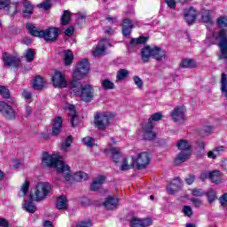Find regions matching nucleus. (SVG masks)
Returning a JSON list of instances; mask_svg holds the SVG:
<instances>
[{
    "instance_id": "58",
    "label": "nucleus",
    "mask_w": 227,
    "mask_h": 227,
    "mask_svg": "<svg viewBox=\"0 0 227 227\" xmlns=\"http://www.w3.org/2000/svg\"><path fill=\"white\" fill-rule=\"evenodd\" d=\"M194 180H196V177L192 175H190L188 177H186L185 182L188 185H192V184H194Z\"/></svg>"
},
{
    "instance_id": "59",
    "label": "nucleus",
    "mask_w": 227,
    "mask_h": 227,
    "mask_svg": "<svg viewBox=\"0 0 227 227\" xmlns=\"http://www.w3.org/2000/svg\"><path fill=\"white\" fill-rule=\"evenodd\" d=\"M200 178L201 182H205L207 178H210V172H203L202 174H200Z\"/></svg>"
},
{
    "instance_id": "32",
    "label": "nucleus",
    "mask_w": 227,
    "mask_h": 227,
    "mask_svg": "<svg viewBox=\"0 0 227 227\" xmlns=\"http://www.w3.org/2000/svg\"><path fill=\"white\" fill-rule=\"evenodd\" d=\"M45 82H43V78L41 76H36L35 79L33 82V88L34 90H42L43 88Z\"/></svg>"
},
{
    "instance_id": "53",
    "label": "nucleus",
    "mask_w": 227,
    "mask_h": 227,
    "mask_svg": "<svg viewBox=\"0 0 227 227\" xmlns=\"http://www.w3.org/2000/svg\"><path fill=\"white\" fill-rule=\"evenodd\" d=\"M192 194L193 196L201 197V196H205V192L201 189L195 188L192 190Z\"/></svg>"
},
{
    "instance_id": "25",
    "label": "nucleus",
    "mask_w": 227,
    "mask_h": 227,
    "mask_svg": "<svg viewBox=\"0 0 227 227\" xmlns=\"http://www.w3.org/2000/svg\"><path fill=\"white\" fill-rule=\"evenodd\" d=\"M23 4V17L25 19H29V17H31V15H33V4H31V2L29 1H23L22 2Z\"/></svg>"
},
{
    "instance_id": "10",
    "label": "nucleus",
    "mask_w": 227,
    "mask_h": 227,
    "mask_svg": "<svg viewBox=\"0 0 227 227\" xmlns=\"http://www.w3.org/2000/svg\"><path fill=\"white\" fill-rule=\"evenodd\" d=\"M51 82L54 88H67V78L65 74L59 71H55L51 75Z\"/></svg>"
},
{
    "instance_id": "24",
    "label": "nucleus",
    "mask_w": 227,
    "mask_h": 227,
    "mask_svg": "<svg viewBox=\"0 0 227 227\" xmlns=\"http://www.w3.org/2000/svg\"><path fill=\"white\" fill-rule=\"evenodd\" d=\"M133 27L134 25L132 24V20L129 19L124 20L122 23V35H124L126 38H129V36H130V33H132Z\"/></svg>"
},
{
    "instance_id": "12",
    "label": "nucleus",
    "mask_w": 227,
    "mask_h": 227,
    "mask_svg": "<svg viewBox=\"0 0 227 227\" xmlns=\"http://www.w3.org/2000/svg\"><path fill=\"white\" fill-rule=\"evenodd\" d=\"M0 113L6 118V120H15V118H17L15 110L4 101H0Z\"/></svg>"
},
{
    "instance_id": "27",
    "label": "nucleus",
    "mask_w": 227,
    "mask_h": 227,
    "mask_svg": "<svg viewBox=\"0 0 227 227\" xmlns=\"http://www.w3.org/2000/svg\"><path fill=\"white\" fill-rule=\"evenodd\" d=\"M152 58V47L145 46L141 50V59L144 63H148Z\"/></svg>"
},
{
    "instance_id": "41",
    "label": "nucleus",
    "mask_w": 227,
    "mask_h": 227,
    "mask_svg": "<svg viewBox=\"0 0 227 227\" xmlns=\"http://www.w3.org/2000/svg\"><path fill=\"white\" fill-rule=\"evenodd\" d=\"M82 143L85 145V146H88L89 148H93L95 146V138L91 137H85L82 138Z\"/></svg>"
},
{
    "instance_id": "2",
    "label": "nucleus",
    "mask_w": 227,
    "mask_h": 227,
    "mask_svg": "<svg viewBox=\"0 0 227 227\" xmlns=\"http://www.w3.org/2000/svg\"><path fill=\"white\" fill-rule=\"evenodd\" d=\"M26 27L29 31L30 35H32V36L43 38L45 42H56L58 40V36H59V29L56 27H50L46 30H40L31 23H27Z\"/></svg>"
},
{
    "instance_id": "34",
    "label": "nucleus",
    "mask_w": 227,
    "mask_h": 227,
    "mask_svg": "<svg viewBox=\"0 0 227 227\" xmlns=\"http://www.w3.org/2000/svg\"><path fill=\"white\" fill-rule=\"evenodd\" d=\"M72 143H74V137H72V136L67 137L61 143V150H63V152H67L68 150V148H70Z\"/></svg>"
},
{
    "instance_id": "39",
    "label": "nucleus",
    "mask_w": 227,
    "mask_h": 227,
    "mask_svg": "<svg viewBox=\"0 0 227 227\" xmlns=\"http://www.w3.org/2000/svg\"><path fill=\"white\" fill-rule=\"evenodd\" d=\"M202 22L206 24H212V18L210 17V11H202L201 12Z\"/></svg>"
},
{
    "instance_id": "13",
    "label": "nucleus",
    "mask_w": 227,
    "mask_h": 227,
    "mask_svg": "<svg viewBox=\"0 0 227 227\" xmlns=\"http://www.w3.org/2000/svg\"><path fill=\"white\" fill-rule=\"evenodd\" d=\"M108 46L111 47L109 41H107L106 39H102L101 41H99V43L96 46V49L93 51V56L97 58L98 56H104L107 54L106 51Z\"/></svg>"
},
{
    "instance_id": "22",
    "label": "nucleus",
    "mask_w": 227,
    "mask_h": 227,
    "mask_svg": "<svg viewBox=\"0 0 227 227\" xmlns=\"http://www.w3.org/2000/svg\"><path fill=\"white\" fill-rule=\"evenodd\" d=\"M197 17L196 10L191 7L189 10L184 11V20L188 24H192L195 22Z\"/></svg>"
},
{
    "instance_id": "37",
    "label": "nucleus",
    "mask_w": 227,
    "mask_h": 227,
    "mask_svg": "<svg viewBox=\"0 0 227 227\" xmlns=\"http://www.w3.org/2000/svg\"><path fill=\"white\" fill-rule=\"evenodd\" d=\"M132 168H134V163H129V159L123 158L120 167L121 171H129V169H132Z\"/></svg>"
},
{
    "instance_id": "33",
    "label": "nucleus",
    "mask_w": 227,
    "mask_h": 227,
    "mask_svg": "<svg viewBox=\"0 0 227 227\" xmlns=\"http://www.w3.org/2000/svg\"><path fill=\"white\" fill-rule=\"evenodd\" d=\"M101 86L103 90H106V91L109 90H114V88H116V85H114V82H113L109 79L103 80L101 82Z\"/></svg>"
},
{
    "instance_id": "15",
    "label": "nucleus",
    "mask_w": 227,
    "mask_h": 227,
    "mask_svg": "<svg viewBox=\"0 0 227 227\" xmlns=\"http://www.w3.org/2000/svg\"><path fill=\"white\" fill-rule=\"evenodd\" d=\"M171 116L176 123H184L185 121V114L184 113V108L181 106L176 107Z\"/></svg>"
},
{
    "instance_id": "44",
    "label": "nucleus",
    "mask_w": 227,
    "mask_h": 227,
    "mask_svg": "<svg viewBox=\"0 0 227 227\" xmlns=\"http://www.w3.org/2000/svg\"><path fill=\"white\" fill-rule=\"evenodd\" d=\"M129 75V71L126 69H121L117 73L116 81H123Z\"/></svg>"
},
{
    "instance_id": "40",
    "label": "nucleus",
    "mask_w": 227,
    "mask_h": 227,
    "mask_svg": "<svg viewBox=\"0 0 227 227\" xmlns=\"http://www.w3.org/2000/svg\"><path fill=\"white\" fill-rule=\"evenodd\" d=\"M74 180L76 182H86V180H88V174L84 172H76L74 174Z\"/></svg>"
},
{
    "instance_id": "4",
    "label": "nucleus",
    "mask_w": 227,
    "mask_h": 227,
    "mask_svg": "<svg viewBox=\"0 0 227 227\" xmlns=\"http://www.w3.org/2000/svg\"><path fill=\"white\" fill-rule=\"evenodd\" d=\"M52 192V186L47 182L38 183L31 195V201H43Z\"/></svg>"
},
{
    "instance_id": "16",
    "label": "nucleus",
    "mask_w": 227,
    "mask_h": 227,
    "mask_svg": "<svg viewBox=\"0 0 227 227\" xmlns=\"http://www.w3.org/2000/svg\"><path fill=\"white\" fill-rule=\"evenodd\" d=\"M131 227H148L152 226V219L145 218V219H139L137 217H133L130 221Z\"/></svg>"
},
{
    "instance_id": "54",
    "label": "nucleus",
    "mask_w": 227,
    "mask_h": 227,
    "mask_svg": "<svg viewBox=\"0 0 227 227\" xmlns=\"http://www.w3.org/2000/svg\"><path fill=\"white\" fill-rule=\"evenodd\" d=\"M183 212L184 215H187V217H191L192 215V208L191 206H184L183 208Z\"/></svg>"
},
{
    "instance_id": "11",
    "label": "nucleus",
    "mask_w": 227,
    "mask_h": 227,
    "mask_svg": "<svg viewBox=\"0 0 227 227\" xmlns=\"http://www.w3.org/2000/svg\"><path fill=\"white\" fill-rule=\"evenodd\" d=\"M4 67H13L19 68L20 67V58L18 56L10 55L8 52H4L2 57Z\"/></svg>"
},
{
    "instance_id": "43",
    "label": "nucleus",
    "mask_w": 227,
    "mask_h": 227,
    "mask_svg": "<svg viewBox=\"0 0 227 227\" xmlns=\"http://www.w3.org/2000/svg\"><path fill=\"white\" fill-rule=\"evenodd\" d=\"M207 201L210 205L217 200V195L215 194V192L214 190H209L207 193Z\"/></svg>"
},
{
    "instance_id": "60",
    "label": "nucleus",
    "mask_w": 227,
    "mask_h": 227,
    "mask_svg": "<svg viewBox=\"0 0 227 227\" xmlns=\"http://www.w3.org/2000/svg\"><path fill=\"white\" fill-rule=\"evenodd\" d=\"M65 35L67 36H72L74 35V27H67V30L65 31Z\"/></svg>"
},
{
    "instance_id": "29",
    "label": "nucleus",
    "mask_w": 227,
    "mask_h": 227,
    "mask_svg": "<svg viewBox=\"0 0 227 227\" xmlns=\"http://www.w3.org/2000/svg\"><path fill=\"white\" fill-rule=\"evenodd\" d=\"M67 207L68 204L65 195H61L57 199V208H59V210H67Z\"/></svg>"
},
{
    "instance_id": "6",
    "label": "nucleus",
    "mask_w": 227,
    "mask_h": 227,
    "mask_svg": "<svg viewBox=\"0 0 227 227\" xmlns=\"http://www.w3.org/2000/svg\"><path fill=\"white\" fill-rule=\"evenodd\" d=\"M213 38L219 41L218 47L221 51L219 59H227V30L222 29L219 32L213 33Z\"/></svg>"
},
{
    "instance_id": "28",
    "label": "nucleus",
    "mask_w": 227,
    "mask_h": 227,
    "mask_svg": "<svg viewBox=\"0 0 227 227\" xmlns=\"http://www.w3.org/2000/svg\"><path fill=\"white\" fill-rule=\"evenodd\" d=\"M189 157H191V151H181L176 158V164H182V162H185Z\"/></svg>"
},
{
    "instance_id": "47",
    "label": "nucleus",
    "mask_w": 227,
    "mask_h": 227,
    "mask_svg": "<svg viewBox=\"0 0 227 227\" xmlns=\"http://www.w3.org/2000/svg\"><path fill=\"white\" fill-rule=\"evenodd\" d=\"M180 3H186L187 0H179ZM168 8L175 9L176 8V0H164Z\"/></svg>"
},
{
    "instance_id": "5",
    "label": "nucleus",
    "mask_w": 227,
    "mask_h": 227,
    "mask_svg": "<svg viewBox=\"0 0 227 227\" xmlns=\"http://www.w3.org/2000/svg\"><path fill=\"white\" fill-rule=\"evenodd\" d=\"M164 118L162 113L158 112L151 115L148 122L144 126V139L152 140L155 137V133L153 132V121H160Z\"/></svg>"
},
{
    "instance_id": "50",
    "label": "nucleus",
    "mask_w": 227,
    "mask_h": 227,
    "mask_svg": "<svg viewBox=\"0 0 227 227\" xmlns=\"http://www.w3.org/2000/svg\"><path fill=\"white\" fill-rule=\"evenodd\" d=\"M133 81H134L136 86L139 90H142V88H143V80L141 78H139V76L135 75V76H133Z\"/></svg>"
},
{
    "instance_id": "48",
    "label": "nucleus",
    "mask_w": 227,
    "mask_h": 227,
    "mask_svg": "<svg viewBox=\"0 0 227 227\" xmlns=\"http://www.w3.org/2000/svg\"><path fill=\"white\" fill-rule=\"evenodd\" d=\"M216 24L219 26V27H227V18L224 16L219 17Z\"/></svg>"
},
{
    "instance_id": "30",
    "label": "nucleus",
    "mask_w": 227,
    "mask_h": 227,
    "mask_svg": "<svg viewBox=\"0 0 227 227\" xmlns=\"http://www.w3.org/2000/svg\"><path fill=\"white\" fill-rule=\"evenodd\" d=\"M176 146L181 152H191V143L187 140H180L177 142Z\"/></svg>"
},
{
    "instance_id": "1",
    "label": "nucleus",
    "mask_w": 227,
    "mask_h": 227,
    "mask_svg": "<svg viewBox=\"0 0 227 227\" xmlns=\"http://www.w3.org/2000/svg\"><path fill=\"white\" fill-rule=\"evenodd\" d=\"M42 164L46 168H55L58 173H61L64 178L68 182L70 180V168L63 161V157L59 154H49L44 153L42 158Z\"/></svg>"
},
{
    "instance_id": "31",
    "label": "nucleus",
    "mask_w": 227,
    "mask_h": 227,
    "mask_svg": "<svg viewBox=\"0 0 227 227\" xmlns=\"http://www.w3.org/2000/svg\"><path fill=\"white\" fill-rule=\"evenodd\" d=\"M209 180L212 184H221V172L219 170L209 172Z\"/></svg>"
},
{
    "instance_id": "57",
    "label": "nucleus",
    "mask_w": 227,
    "mask_h": 227,
    "mask_svg": "<svg viewBox=\"0 0 227 227\" xmlns=\"http://www.w3.org/2000/svg\"><path fill=\"white\" fill-rule=\"evenodd\" d=\"M10 6V0H0V10H4Z\"/></svg>"
},
{
    "instance_id": "36",
    "label": "nucleus",
    "mask_w": 227,
    "mask_h": 227,
    "mask_svg": "<svg viewBox=\"0 0 227 227\" xmlns=\"http://www.w3.org/2000/svg\"><path fill=\"white\" fill-rule=\"evenodd\" d=\"M23 208L24 210L29 212L30 214H35V212H36V207L33 205V201H27L25 200Z\"/></svg>"
},
{
    "instance_id": "26",
    "label": "nucleus",
    "mask_w": 227,
    "mask_h": 227,
    "mask_svg": "<svg viewBox=\"0 0 227 227\" xmlns=\"http://www.w3.org/2000/svg\"><path fill=\"white\" fill-rule=\"evenodd\" d=\"M111 153L112 159L115 162H120V159H121V152H120V148L114 147L112 149H106L105 153Z\"/></svg>"
},
{
    "instance_id": "3",
    "label": "nucleus",
    "mask_w": 227,
    "mask_h": 227,
    "mask_svg": "<svg viewBox=\"0 0 227 227\" xmlns=\"http://www.w3.org/2000/svg\"><path fill=\"white\" fill-rule=\"evenodd\" d=\"M69 88L76 97H80L83 102H91L93 100L95 90L91 85L87 84L84 87L79 81H72Z\"/></svg>"
},
{
    "instance_id": "17",
    "label": "nucleus",
    "mask_w": 227,
    "mask_h": 227,
    "mask_svg": "<svg viewBox=\"0 0 227 227\" xmlns=\"http://www.w3.org/2000/svg\"><path fill=\"white\" fill-rule=\"evenodd\" d=\"M151 54L153 59L157 61H162V59H166V51L160 48L159 46L151 47Z\"/></svg>"
},
{
    "instance_id": "62",
    "label": "nucleus",
    "mask_w": 227,
    "mask_h": 227,
    "mask_svg": "<svg viewBox=\"0 0 227 227\" xmlns=\"http://www.w3.org/2000/svg\"><path fill=\"white\" fill-rule=\"evenodd\" d=\"M0 226L1 227H9L10 223L4 218H0Z\"/></svg>"
},
{
    "instance_id": "35",
    "label": "nucleus",
    "mask_w": 227,
    "mask_h": 227,
    "mask_svg": "<svg viewBox=\"0 0 227 227\" xmlns=\"http://www.w3.org/2000/svg\"><path fill=\"white\" fill-rule=\"evenodd\" d=\"M180 67H182V68H194L196 67V61L185 59L181 62Z\"/></svg>"
},
{
    "instance_id": "20",
    "label": "nucleus",
    "mask_w": 227,
    "mask_h": 227,
    "mask_svg": "<svg viewBox=\"0 0 227 227\" xmlns=\"http://www.w3.org/2000/svg\"><path fill=\"white\" fill-rule=\"evenodd\" d=\"M68 114L70 116V121L72 127H75L76 125H79V117L77 116V112H75V106L74 105H70L68 106Z\"/></svg>"
},
{
    "instance_id": "14",
    "label": "nucleus",
    "mask_w": 227,
    "mask_h": 227,
    "mask_svg": "<svg viewBox=\"0 0 227 227\" xmlns=\"http://www.w3.org/2000/svg\"><path fill=\"white\" fill-rule=\"evenodd\" d=\"M182 189V181L180 178H174L170 184L167 185V192L168 194H175V192H178Z\"/></svg>"
},
{
    "instance_id": "61",
    "label": "nucleus",
    "mask_w": 227,
    "mask_h": 227,
    "mask_svg": "<svg viewBox=\"0 0 227 227\" xmlns=\"http://www.w3.org/2000/svg\"><path fill=\"white\" fill-rule=\"evenodd\" d=\"M31 113H33V108L31 106H26L25 117L28 118V116H31Z\"/></svg>"
},
{
    "instance_id": "8",
    "label": "nucleus",
    "mask_w": 227,
    "mask_h": 227,
    "mask_svg": "<svg viewBox=\"0 0 227 227\" xmlns=\"http://www.w3.org/2000/svg\"><path fill=\"white\" fill-rule=\"evenodd\" d=\"M90 72V62L84 59L79 62L73 73V81H81Z\"/></svg>"
},
{
    "instance_id": "55",
    "label": "nucleus",
    "mask_w": 227,
    "mask_h": 227,
    "mask_svg": "<svg viewBox=\"0 0 227 227\" xmlns=\"http://www.w3.org/2000/svg\"><path fill=\"white\" fill-rule=\"evenodd\" d=\"M38 8H43V10H49L51 8V1L45 0V2H43L39 4Z\"/></svg>"
},
{
    "instance_id": "45",
    "label": "nucleus",
    "mask_w": 227,
    "mask_h": 227,
    "mask_svg": "<svg viewBox=\"0 0 227 227\" xmlns=\"http://www.w3.org/2000/svg\"><path fill=\"white\" fill-rule=\"evenodd\" d=\"M25 58L28 63H31L35 59V51L33 49L27 50Z\"/></svg>"
},
{
    "instance_id": "18",
    "label": "nucleus",
    "mask_w": 227,
    "mask_h": 227,
    "mask_svg": "<svg viewBox=\"0 0 227 227\" xmlns=\"http://www.w3.org/2000/svg\"><path fill=\"white\" fill-rule=\"evenodd\" d=\"M120 200L117 198L114 197H108L106 199L104 202V207L106 208V210H114L118 207V203Z\"/></svg>"
},
{
    "instance_id": "46",
    "label": "nucleus",
    "mask_w": 227,
    "mask_h": 227,
    "mask_svg": "<svg viewBox=\"0 0 227 227\" xmlns=\"http://www.w3.org/2000/svg\"><path fill=\"white\" fill-rule=\"evenodd\" d=\"M146 43V37L145 36H140L138 38H132L130 40L131 45H139L141 43Z\"/></svg>"
},
{
    "instance_id": "52",
    "label": "nucleus",
    "mask_w": 227,
    "mask_h": 227,
    "mask_svg": "<svg viewBox=\"0 0 227 227\" xmlns=\"http://www.w3.org/2000/svg\"><path fill=\"white\" fill-rule=\"evenodd\" d=\"M29 192V182H26L22 187H21V192L22 194L20 192V196H26V194H27V192Z\"/></svg>"
},
{
    "instance_id": "42",
    "label": "nucleus",
    "mask_w": 227,
    "mask_h": 227,
    "mask_svg": "<svg viewBox=\"0 0 227 227\" xmlns=\"http://www.w3.org/2000/svg\"><path fill=\"white\" fill-rule=\"evenodd\" d=\"M70 11H64V13L61 17V24L62 26H67L70 22Z\"/></svg>"
},
{
    "instance_id": "23",
    "label": "nucleus",
    "mask_w": 227,
    "mask_h": 227,
    "mask_svg": "<svg viewBox=\"0 0 227 227\" xmlns=\"http://www.w3.org/2000/svg\"><path fill=\"white\" fill-rule=\"evenodd\" d=\"M224 150H226V147H224L223 145L215 147L213 150H210L207 153V157H208V159L215 160L219 156L223 155Z\"/></svg>"
},
{
    "instance_id": "56",
    "label": "nucleus",
    "mask_w": 227,
    "mask_h": 227,
    "mask_svg": "<svg viewBox=\"0 0 227 227\" xmlns=\"http://www.w3.org/2000/svg\"><path fill=\"white\" fill-rule=\"evenodd\" d=\"M22 97L27 100V102H31L32 94L29 92V90H24L22 92Z\"/></svg>"
},
{
    "instance_id": "19",
    "label": "nucleus",
    "mask_w": 227,
    "mask_h": 227,
    "mask_svg": "<svg viewBox=\"0 0 227 227\" xmlns=\"http://www.w3.org/2000/svg\"><path fill=\"white\" fill-rule=\"evenodd\" d=\"M106 180H107V177L106 176H98L96 177L90 186L91 191H98L100 187H102L103 184H106Z\"/></svg>"
},
{
    "instance_id": "51",
    "label": "nucleus",
    "mask_w": 227,
    "mask_h": 227,
    "mask_svg": "<svg viewBox=\"0 0 227 227\" xmlns=\"http://www.w3.org/2000/svg\"><path fill=\"white\" fill-rule=\"evenodd\" d=\"M191 201L194 205L195 208H200V207H201V205H203V200H201V199L192 198Z\"/></svg>"
},
{
    "instance_id": "49",
    "label": "nucleus",
    "mask_w": 227,
    "mask_h": 227,
    "mask_svg": "<svg viewBox=\"0 0 227 227\" xmlns=\"http://www.w3.org/2000/svg\"><path fill=\"white\" fill-rule=\"evenodd\" d=\"M0 95L3 98H10V90L4 86H0Z\"/></svg>"
},
{
    "instance_id": "63",
    "label": "nucleus",
    "mask_w": 227,
    "mask_h": 227,
    "mask_svg": "<svg viewBox=\"0 0 227 227\" xmlns=\"http://www.w3.org/2000/svg\"><path fill=\"white\" fill-rule=\"evenodd\" d=\"M213 130L214 129L211 126H205L203 128V132H205V134H211Z\"/></svg>"
},
{
    "instance_id": "9",
    "label": "nucleus",
    "mask_w": 227,
    "mask_h": 227,
    "mask_svg": "<svg viewBox=\"0 0 227 227\" xmlns=\"http://www.w3.org/2000/svg\"><path fill=\"white\" fill-rule=\"evenodd\" d=\"M151 157L148 153L144 152L137 155V158H133V160L137 164V169H145L150 164Z\"/></svg>"
},
{
    "instance_id": "38",
    "label": "nucleus",
    "mask_w": 227,
    "mask_h": 227,
    "mask_svg": "<svg viewBox=\"0 0 227 227\" xmlns=\"http://www.w3.org/2000/svg\"><path fill=\"white\" fill-rule=\"evenodd\" d=\"M64 54L65 65H70L72 61H74V53L72 52V51L67 50L64 51Z\"/></svg>"
},
{
    "instance_id": "21",
    "label": "nucleus",
    "mask_w": 227,
    "mask_h": 227,
    "mask_svg": "<svg viewBox=\"0 0 227 227\" xmlns=\"http://www.w3.org/2000/svg\"><path fill=\"white\" fill-rule=\"evenodd\" d=\"M63 127V119L61 117H56L53 119L52 124V136H58L61 132Z\"/></svg>"
},
{
    "instance_id": "7",
    "label": "nucleus",
    "mask_w": 227,
    "mask_h": 227,
    "mask_svg": "<svg viewBox=\"0 0 227 227\" xmlns=\"http://www.w3.org/2000/svg\"><path fill=\"white\" fill-rule=\"evenodd\" d=\"M111 114L107 112L97 113L94 115V127L98 130H106L109 127Z\"/></svg>"
},
{
    "instance_id": "64",
    "label": "nucleus",
    "mask_w": 227,
    "mask_h": 227,
    "mask_svg": "<svg viewBox=\"0 0 227 227\" xmlns=\"http://www.w3.org/2000/svg\"><path fill=\"white\" fill-rule=\"evenodd\" d=\"M12 168H15V169H17V168L20 166V161L19 160H13L12 161Z\"/></svg>"
}]
</instances>
